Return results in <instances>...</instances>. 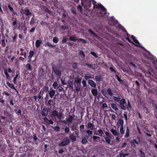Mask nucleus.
<instances>
[{
	"label": "nucleus",
	"instance_id": "f257e3e1",
	"mask_svg": "<svg viewBox=\"0 0 157 157\" xmlns=\"http://www.w3.org/2000/svg\"><path fill=\"white\" fill-rule=\"evenodd\" d=\"M81 5L85 8H88L90 7L91 5V2L94 5V8H96L97 9H100L102 11V12H101L100 14H103L102 16L105 15L107 13H106V10L104 7L101 4H96V2L93 0H81Z\"/></svg>",
	"mask_w": 157,
	"mask_h": 157
},
{
	"label": "nucleus",
	"instance_id": "f03ea898",
	"mask_svg": "<svg viewBox=\"0 0 157 157\" xmlns=\"http://www.w3.org/2000/svg\"><path fill=\"white\" fill-rule=\"evenodd\" d=\"M53 69L55 74L57 75L60 76L61 74L60 67L57 66H53Z\"/></svg>",
	"mask_w": 157,
	"mask_h": 157
},
{
	"label": "nucleus",
	"instance_id": "7ed1b4c3",
	"mask_svg": "<svg viewBox=\"0 0 157 157\" xmlns=\"http://www.w3.org/2000/svg\"><path fill=\"white\" fill-rule=\"evenodd\" d=\"M126 104V101L124 99H122L120 101V105L121 109L125 110L126 109L125 106Z\"/></svg>",
	"mask_w": 157,
	"mask_h": 157
},
{
	"label": "nucleus",
	"instance_id": "20e7f679",
	"mask_svg": "<svg viewBox=\"0 0 157 157\" xmlns=\"http://www.w3.org/2000/svg\"><path fill=\"white\" fill-rule=\"evenodd\" d=\"M80 82L81 80L78 79V80H75V82L76 83L77 86L76 87V92L78 93L80 90Z\"/></svg>",
	"mask_w": 157,
	"mask_h": 157
},
{
	"label": "nucleus",
	"instance_id": "39448f33",
	"mask_svg": "<svg viewBox=\"0 0 157 157\" xmlns=\"http://www.w3.org/2000/svg\"><path fill=\"white\" fill-rule=\"evenodd\" d=\"M70 143V140L67 138L65 140L62 141L59 144V146L61 147H63L67 145L68 144Z\"/></svg>",
	"mask_w": 157,
	"mask_h": 157
},
{
	"label": "nucleus",
	"instance_id": "423d86ee",
	"mask_svg": "<svg viewBox=\"0 0 157 157\" xmlns=\"http://www.w3.org/2000/svg\"><path fill=\"white\" fill-rule=\"evenodd\" d=\"M109 23L111 26H114L117 23V21H116L113 17H112L108 19Z\"/></svg>",
	"mask_w": 157,
	"mask_h": 157
},
{
	"label": "nucleus",
	"instance_id": "0eeeda50",
	"mask_svg": "<svg viewBox=\"0 0 157 157\" xmlns=\"http://www.w3.org/2000/svg\"><path fill=\"white\" fill-rule=\"evenodd\" d=\"M88 83L91 86L95 88L96 86L95 82L92 80L89 79L88 81Z\"/></svg>",
	"mask_w": 157,
	"mask_h": 157
},
{
	"label": "nucleus",
	"instance_id": "6e6552de",
	"mask_svg": "<svg viewBox=\"0 0 157 157\" xmlns=\"http://www.w3.org/2000/svg\"><path fill=\"white\" fill-rule=\"evenodd\" d=\"M50 97L51 98H52L53 96L55 94V90L52 89H50L48 93Z\"/></svg>",
	"mask_w": 157,
	"mask_h": 157
},
{
	"label": "nucleus",
	"instance_id": "1a4fd4ad",
	"mask_svg": "<svg viewBox=\"0 0 157 157\" xmlns=\"http://www.w3.org/2000/svg\"><path fill=\"white\" fill-rule=\"evenodd\" d=\"M41 114L44 116H47L48 114V111L47 109L44 108L43 109Z\"/></svg>",
	"mask_w": 157,
	"mask_h": 157
},
{
	"label": "nucleus",
	"instance_id": "9d476101",
	"mask_svg": "<svg viewBox=\"0 0 157 157\" xmlns=\"http://www.w3.org/2000/svg\"><path fill=\"white\" fill-rule=\"evenodd\" d=\"M43 119L44 121L48 124H53V122L52 121L48 119L47 117H45Z\"/></svg>",
	"mask_w": 157,
	"mask_h": 157
},
{
	"label": "nucleus",
	"instance_id": "9b49d317",
	"mask_svg": "<svg viewBox=\"0 0 157 157\" xmlns=\"http://www.w3.org/2000/svg\"><path fill=\"white\" fill-rule=\"evenodd\" d=\"M91 92L92 94L94 96H97L98 94V91L97 89H92L91 90Z\"/></svg>",
	"mask_w": 157,
	"mask_h": 157
},
{
	"label": "nucleus",
	"instance_id": "f8f14e48",
	"mask_svg": "<svg viewBox=\"0 0 157 157\" xmlns=\"http://www.w3.org/2000/svg\"><path fill=\"white\" fill-rule=\"evenodd\" d=\"M6 84L9 87L14 89L16 91L18 92V91L15 88L14 85L13 83H10L9 82H6Z\"/></svg>",
	"mask_w": 157,
	"mask_h": 157
},
{
	"label": "nucleus",
	"instance_id": "ddd939ff",
	"mask_svg": "<svg viewBox=\"0 0 157 157\" xmlns=\"http://www.w3.org/2000/svg\"><path fill=\"white\" fill-rule=\"evenodd\" d=\"M131 37L134 42L136 44V45L137 46H139L140 44V43L136 39V37L133 35L131 36Z\"/></svg>",
	"mask_w": 157,
	"mask_h": 157
},
{
	"label": "nucleus",
	"instance_id": "4468645a",
	"mask_svg": "<svg viewBox=\"0 0 157 157\" xmlns=\"http://www.w3.org/2000/svg\"><path fill=\"white\" fill-rule=\"evenodd\" d=\"M98 134L96 133L95 134L100 136H102L104 134V132L101 129H99L98 131Z\"/></svg>",
	"mask_w": 157,
	"mask_h": 157
},
{
	"label": "nucleus",
	"instance_id": "2eb2a0df",
	"mask_svg": "<svg viewBox=\"0 0 157 157\" xmlns=\"http://www.w3.org/2000/svg\"><path fill=\"white\" fill-rule=\"evenodd\" d=\"M88 127L91 130H93L94 128V125L91 123L89 122L87 124Z\"/></svg>",
	"mask_w": 157,
	"mask_h": 157
},
{
	"label": "nucleus",
	"instance_id": "dca6fc26",
	"mask_svg": "<svg viewBox=\"0 0 157 157\" xmlns=\"http://www.w3.org/2000/svg\"><path fill=\"white\" fill-rule=\"evenodd\" d=\"M111 132L115 136H118V132L112 128L110 130Z\"/></svg>",
	"mask_w": 157,
	"mask_h": 157
},
{
	"label": "nucleus",
	"instance_id": "f3484780",
	"mask_svg": "<svg viewBox=\"0 0 157 157\" xmlns=\"http://www.w3.org/2000/svg\"><path fill=\"white\" fill-rule=\"evenodd\" d=\"M36 19L34 17H32L31 19V21L30 22V24L31 25H34V23H36Z\"/></svg>",
	"mask_w": 157,
	"mask_h": 157
},
{
	"label": "nucleus",
	"instance_id": "a211bd4d",
	"mask_svg": "<svg viewBox=\"0 0 157 157\" xmlns=\"http://www.w3.org/2000/svg\"><path fill=\"white\" fill-rule=\"evenodd\" d=\"M69 39L71 41H75L76 40H77L78 37L75 36H70Z\"/></svg>",
	"mask_w": 157,
	"mask_h": 157
},
{
	"label": "nucleus",
	"instance_id": "6ab92c4d",
	"mask_svg": "<svg viewBox=\"0 0 157 157\" xmlns=\"http://www.w3.org/2000/svg\"><path fill=\"white\" fill-rule=\"evenodd\" d=\"M74 120V118L71 115L69 116L68 117L67 120V121L69 123H71Z\"/></svg>",
	"mask_w": 157,
	"mask_h": 157
},
{
	"label": "nucleus",
	"instance_id": "aec40b11",
	"mask_svg": "<svg viewBox=\"0 0 157 157\" xmlns=\"http://www.w3.org/2000/svg\"><path fill=\"white\" fill-rule=\"evenodd\" d=\"M111 107L115 111H117L118 110V108L117 105L114 103H112L111 104Z\"/></svg>",
	"mask_w": 157,
	"mask_h": 157
},
{
	"label": "nucleus",
	"instance_id": "412c9836",
	"mask_svg": "<svg viewBox=\"0 0 157 157\" xmlns=\"http://www.w3.org/2000/svg\"><path fill=\"white\" fill-rule=\"evenodd\" d=\"M42 41L39 40H37L36 42V46L37 48L39 47L41 44Z\"/></svg>",
	"mask_w": 157,
	"mask_h": 157
},
{
	"label": "nucleus",
	"instance_id": "4be33fe9",
	"mask_svg": "<svg viewBox=\"0 0 157 157\" xmlns=\"http://www.w3.org/2000/svg\"><path fill=\"white\" fill-rule=\"evenodd\" d=\"M124 126H121L119 129V132L121 135L124 134Z\"/></svg>",
	"mask_w": 157,
	"mask_h": 157
},
{
	"label": "nucleus",
	"instance_id": "5701e85b",
	"mask_svg": "<svg viewBox=\"0 0 157 157\" xmlns=\"http://www.w3.org/2000/svg\"><path fill=\"white\" fill-rule=\"evenodd\" d=\"M24 49L21 48L20 49V52L21 53H20L21 55L23 56L25 58L26 57V53L25 52H23Z\"/></svg>",
	"mask_w": 157,
	"mask_h": 157
},
{
	"label": "nucleus",
	"instance_id": "b1692460",
	"mask_svg": "<svg viewBox=\"0 0 157 157\" xmlns=\"http://www.w3.org/2000/svg\"><path fill=\"white\" fill-rule=\"evenodd\" d=\"M102 77L100 75H96L95 77V79L98 81H101L102 79Z\"/></svg>",
	"mask_w": 157,
	"mask_h": 157
},
{
	"label": "nucleus",
	"instance_id": "393cba45",
	"mask_svg": "<svg viewBox=\"0 0 157 157\" xmlns=\"http://www.w3.org/2000/svg\"><path fill=\"white\" fill-rule=\"evenodd\" d=\"M129 136V129L128 128H126L125 134L124 136L125 138H127Z\"/></svg>",
	"mask_w": 157,
	"mask_h": 157
},
{
	"label": "nucleus",
	"instance_id": "a878e982",
	"mask_svg": "<svg viewBox=\"0 0 157 157\" xmlns=\"http://www.w3.org/2000/svg\"><path fill=\"white\" fill-rule=\"evenodd\" d=\"M24 13L26 16H28L32 14L30 12L29 10L25 9V10Z\"/></svg>",
	"mask_w": 157,
	"mask_h": 157
},
{
	"label": "nucleus",
	"instance_id": "bb28decb",
	"mask_svg": "<svg viewBox=\"0 0 157 157\" xmlns=\"http://www.w3.org/2000/svg\"><path fill=\"white\" fill-rule=\"evenodd\" d=\"M110 137H105V138L106 142L109 144H111V140L109 138Z\"/></svg>",
	"mask_w": 157,
	"mask_h": 157
},
{
	"label": "nucleus",
	"instance_id": "cd10ccee",
	"mask_svg": "<svg viewBox=\"0 0 157 157\" xmlns=\"http://www.w3.org/2000/svg\"><path fill=\"white\" fill-rule=\"evenodd\" d=\"M101 93L102 95L105 96L106 97H107L108 96V93L107 92V91H106L104 90H101Z\"/></svg>",
	"mask_w": 157,
	"mask_h": 157
},
{
	"label": "nucleus",
	"instance_id": "c85d7f7f",
	"mask_svg": "<svg viewBox=\"0 0 157 157\" xmlns=\"http://www.w3.org/2000/svg\"><path fill=\"white\" fill-rule=\"evenodd\" d=\"M54 88L55 89H57L58 88V84L56 81L54 82L52 85Z\"/></svg>",
	"mask_w": 157,
	"mask_h": 157
},
{
	"label": "nucleus",
	"instance_id": "c756f323",
	"mask_svg": "<svg viewBox=\"0 0 157 157\" xmlns=\"http://www.w3.org/2000/svg\"><path fill=\"white\" fill-rule=\"evenodd\" d=\"M77 40L78 42H81L83 44H86V40L82 38L78 39V38Z\"/></svg>",
	"mask_w": 157,
	"mask_h": 157
},
{
	"label": "nucleus",
	"instance_id": "7c9ffc66",
	"mask_svg": "<svg viewBox=\"0 0 157 157\" xmlns=\"http://www.w3.org/2000/svg\"><path fill=\"white\" fill-rule=\"evenodd\" d=\"M58 114V112L56 110H54L52 112L51 114L53 117H55L57 116Z\"/></svg>",
	"mask_w": 157,
	"mask_h": 157
},
{
	"label": "nucleus",
	"instance_id": "2f4dec72",
	"mask_svg": "<svg viewBox=\"0 0 157 157\" xmlns=\"http://www.w3.org/2000/svg\"><path fill=\"white\" fill-rule=\"evenodd\" d=\"M107 92L108 93V95H109L111 96L113 95V94L112 93V91L110 88L108 89L107 90Z\"/></svg>",
	"mask_w": 157,
	"mask_h": 157
},
{
	"label": "nucleus",
	"instance_id": "473e14b6",
	"mask_svg": "<svg viewBox=\"0 0 157 157\" xmlns=\"http://www.w3.org/2000/svg\"><path fill=\"white\" fill-rule=\"evenodd\" d=\"M70 139L73 141H76V139L75 136L74 135H71L70 136Z\"/></svg>",
	"mask_w": 157,
	"mask_h": 157
},
{
	"label": "nucleus",
	"instance_id": "72a5a7b5",
	"mask_svg": "<svg viewBox=\"0 0 157 157\" xmlns=\"http://www.w3.org/2000/svg\"><path fill=\"white\" fill-rule=\"evenodd\" d=\"M113 97L114 100L117 102H120V98L119 97H117L115 96H113Z\"/></svg>",
	"mask_w": 157,
	"mask_h": 157
},
{
	"label": "nucleus",
	"instance_id": "f704fd0d",
	"mask_svg": "<svg viewBox=\"0 0 157 157\" xmlns=\"http://www.w3.org/2000/svg\"><path fill=\"white\" fill-rule=\"evenodd\" d=\"M59 38L56 37H53V41L54 43H57L59 41Z\"/></svg>",
	"mask_w": 157,
	"mask_h": 157
},
{
	"label": "nucleus",
	"instance_id": "c9c22d12",
	"mask_svg": "<svg viewBox=\"0 0 157 157\" xmlns=\"http://www.w3.org/2000/svg\"><path fill=\"white\" fill-rule=\"evenodd\" d=\"M79 55L82 58H84L85 56V55L84 52L82 51H80L79 52Z\"/></svg>",
	"mask_w": 157,
	"mask_h": 157
},
{
	"label": "nucleus",
	"instance_id": "e433bc0d",
	"mask_svg": "<svg viewBox=\"0 0 157 157\" xmlns=\"http://www.w3.org/2000/svg\"><path fill=\"white\" fill-rule=\"evenodd\" d=\"M119 123L121 126H123L124 121L122 119H119L118 121Z\"/></svg>",
	"mask_w": 157,
	"mask_h": 157
},
{
	"label": "nucleus",
	"instance_id": "4c0bfd02",
	"mask_svg": "<svg viewBox=\"0 0 157 157\" xmlns=\"http://www.w3.org/2000/svg\"><path fill=\"white\" fill-rule=\"evenodd\" d=\"M54 130L55 131H59V130L60 128L58 126H56L52 127Z\"/></svg>",
	"mask_w": 157,
	"mask_h": 157
},
{
	"label": "nucleus",
	"instance_id": "58836bf2",
	"mask_svg": "<svg viewBox=\"0 0 157 157\" xmlns=\"http://www.w3.org/2000/svg\"><path fill=\"white\" fill-rule=\"evenodd\" d=\"M26 68L29 70L31 71L32 70V68L31 67V65L29 63H27L26 64Z\"/></svg>",
	"mask_w": 157,
	"mask_h": 157
},
{
	"label": "nucleus",
	"instance_id": "ea45409f",
	"mask_svg": "<svg viewBox=\"0 0 157 157\" xmlns=\"http://www.w3.org/2000/svg\"><path fill=\"white\" fill-rule=\"evenodd\" d=\"M62 115V113L61 112L58 113V114L56 116L58 119H60L61 118V117Z\"/></svg>",
	"mask_w": 157,
	"mask_h": 157
},
{
	"label": "nucleus",
	"instance_id": "a19ab883",
	"mask_svg": "<svg viewBox=\"0 0 157 157\" xmlns=\"http://www.w3.org/2000/svg\"><path fill=\"white\" fill-rule=\"evenodd\" d=\"M34 53L33 51H30L29 52V58H31L32 56H33L34 55Z\"/></svg>",
	"mask_w": 157,
	"mask_h": 157
},
{
	"label": "nucleus",
	"instance_id": "79ce46f5",
	"mask_svg": "<svg viewBox=\"0 0 157 157\" xmlns=\"http://www.w3.org/2000/svg\"><path fill=\"white\" fill-rule=\"evenodd\" d=\"M89 32L92 34H93L94 36H96V38H97L98 37V36L97 35L94 33L90 29H89L88 30Z\"/></svg>",
	"mask_w": 157,
	"mask_h": 157
},
{
	"label": "nucleus",
	"instance_id": "37998d69",
	"mask_svg": "<svg viewBox=\"0 0 157 157\" xmlns=\"http://www.w3.org/2000/svg\"><path fill=\"white\" fill-rule=\"evenodd\" d=\"M85 66H87L89 67L92 68V69H95V68L93 67V66L92 64L86 63L85 64Z\"/></svg>",
	"mask_w": 157,
	"mask_h": 157
},
{
	"label": "nucleus",
	"instance_id": "c03bdc74",
	"mask_svg": "<svg viewBox=\"0 0 157 157\" xmlns=\"http://www.w3.org/2000/svg\"><path fill=\"white\" fill-rule=\"evenodd\" d=\"M43 90L46 92H48L49 90V88L47 86H45L43 87Z\"/></svg>",
	"mask_w": 157,
	"mask_h": 157
},
{
	"label": "nucleus",
	"instance_id": "a18cd8bd",
	"mask_svg": "<svg viewBox=\"0 0 157 157\" xmlns=\"http://www.w3.org/2000/svg\"><path fill=\"white\" fill-rule=\"evenodd\" d=\"M140 156L141 157H145L144 152L141 150H140Z\"/></svg>",
	"mask_w": 157,
	"mask_h": 157
},
{
	"label": "nucleus",
	"instance_id": "49530a36",
	"mask_svg": "<svg viewBox=\"0 0 157 157\" xmlns=\"http://www.w3.org/2000/svg\"><path fill=\"white\" fill-rule=\"evenodd\" d=\"M72 66L75 69H76L77 67V63H73L72 64Z\"/></svg>",
	"mask_w": 157,
	"mask_h": 157
},
{
	"label": "nucleus",
	"instance_id": "de8ad7c7",
	"mask_svg": "<svg viewBox=\"0 0 157 157\" xmlns=\"http://www.w3.org/2000/svg\"><path fill=\"white\" fill-rule=\"evenodd\" d=\"M87 142V140H86V138H83L82 139V143L83 144H85Z\"/></svg>",
	"mask_w": 157,
	"mask_h": 157
},
{
	"label": "nucleus",
	"instance_id": "09e8293b",
	"mask_svg": "<svg viewBox=\"0 0 157 157\" xmlns=\"http://www.w3.org/2000/svg\"><path fill=\"white\" fill-rule=\"evenodd\" d=\"M71 128L72 131H74L76 129V126L75 124H73L71 126Z\"/></svg>",
	"mask_w": 157,
	"mask_h": 157
},
{
	"label": "nucleus",
	"instance_id": "8fccbe9b",
	"mask_svg": "<svg viewBox=\"0 0 157 157\" xmlns=\"http://www.w3.org/2000/svg\"><path fill=\"white\" fill-rule=\"evenodd\" d=\"M86 132L89 135H90L92 134L93 132V131L89 130H87L86 131Z\"/></svg>",
	"mask_w": 157,
	"mask_h": 157
},
{
	"label": "nucleus",
	"instance_id": "3c124183",
	"mask_svg": "<svg viewBox=\"0 0 157 157\" xmlns=\"http://www.w3.org/2000/svg\"><path fill=\"white\" fill-rule=\"evenodd\" d=\"M18 76V74H17L13 79V81L14 83L15 84H16L17 78Z\"/></svg>",
	"mask_w": 157,
	"mask_h": 157
},
{
	"label": "nucleus",
	"instance_id": "603ef678",
	"mask_svg": "<svg viewBox=\"0 0 157 157\" xmlns=\"http://www.w3.org/2000/svg\"><path fill=\"white\" fill-rule=\"evenodd\" d=\"M53 103V101L52 100L50 99L49 100L48 102V105H52Z\"/></svg>",
	"mask_w": 157,
	"mask_h": 157
},
{
	"label": "nucleus",
	"instance_id": "864d4df0",
	"mask_svg": "<svg viewBox=\"0 0 157 157\" xmlns=\"http://www.w3.org/2000/svg\"><path fill=\"white\" fill-rule=\"evenodd\" d=\"M130 145L132 147H135L136 145L134 143L133 141H132L130 142Z\"/></svg>",
	"mask_w": 157,
	"mask_h": 157
},
{
	"label": "nucleus",
	"instance_id": "5fc2aeb1",
	"mask_svg": "<svg viewBox=\"0 0 157 157\" xmlns=\"http://www.w3.org/2000/svg\"><path fill=\"white\" fill-rule=\"evenodd\" d=\"M3 13V11L1 8V4L0 2V16Z\"/></svg>",
	"mask_w": 157,
	"mask_h": 157
},
{
	"label": "nucleus",
	"instance_id": "6e6d98bb",
	"mask_svg": "<svg viewBox=\"0 0 157 157\" xmlns=\"http://www.w3.org/2000/svg\"><path fill=\"white\" fill-rule=\"evenodd\" d=\"M90 53L93 56H94L96 57H98V55L95 52H90Z\"/></svg>",
	"mask_w": 157,
	"mask_h": 157
},
{
	"label": "nucleus",
	"instance_id": "4d7b16f0",
	"mask_svg": "<svg viewBox=\"0 0 157 157\" xmlns=\"http://www.w3.org/2000/svg\"><path fill=\"white\" fill-rule=\"evenodd\" d=\"M93 138L94 141H95L96 139H100V137L96 136H93Z\"/></svg>",
	"mask_w": 157,
	"mask_h": 157
},
{
	"label": "nucleus",
	"instance_id": "13d9d810",
	"mask_svg": "<svg viewBox=\"0 0 157 157\" xmlns=\"http://www.w3.org/2000/svg\"><path fill=\"white\" fill-rule=\"evenodd\" d=\"M127 144L126 143V142L123 143L122 144L121 146V147L122 148H124L126 146Z\"/></svg>",
	"mask_w": 157,
	"mask_h": 157
},
{
	"label": "nucleus",
	"instance_id": "bf43d9fd",
	"mask_svg": "<svg viewBox=\"0 0 157 157\" xmlns=\"http://www.w3.org/2000/svg\"><path fill=\"white\" fill-rule=\"evenodd\" d=\"M70 131V129L68 127H66L65 128V132L66 133H67Z\"/></svg>",
	"mask_w": 157,
	"mask_h": 157
},
{
	"label": "nucleus",
	"instance_id": "052dcab7",
	"mask_svg": "<svg viewBox=\"0 0 157 157\" xmlns=\"http://www.w3.org/2000/svg\"><path fill=\"white\" fill-rule=\"evenodd\" d=\"M155 115L157 118V106H156L155 109Z\"/></svg>",
	"mask_w": 157,
	"mask_h": 157
},
{
	"label": "nucleus",
	"instance_id": "680f3d73",
	"mask_svg": "<svg viewBox=\"0 0 157 157\" xmlns=\"http://www.w3.org/2000/svg\"><path fill=\"white\" fill-rule=\"evenodd\" d=\"M47 46L51 48H54L55 47L54 45H53L51 44L48 43L47 44Z\"/></svg>",
	"mask_w": 157,
	"mask_h": 157
},
{
	"label": "nucleus",
	"instance_id": "e2e57ef3",
	"mask_svg": "<svg viewBox=\"0 0 157 157\" xmlns=\"http://www.w3.org/2000/svg\"><path fill=\"white\" fill-rule=\"evenodd\" d=\"M105 133L106 135L107 136V137H110V136H111V134L109 132H105Z\"/></svg>",
	"mask_w": 157,
	"mask_h": 157
},
{
	"label": "nucleus",
	"instance_id": "0e129e2a",
	"mask_svg": "<svg viewBox=\"0 0 157 157\" xmlns=\"http://www.w3.org/2000/svg\"><path fill=\"white\" fill-rule=\"evenodd\" d=\"M58 88L59 92L62 91L63 90V88L62 87L59 86Z\"/></svg>",
	"mask_w": 157,
	"mask_h": 157
},
{
	"label": "nucleus",
	"instance_id": "69168bd1",
	"mask_svg": "<svg viewBox=\"0 0 157 157\" xmlns=\"http://www.w3.org/2000/svg\"><path fill=\"white\" fill-rule=\"evenodd\" d=\"M128 154H124L122 153H121L120 154V157H125L126 155H128Z\"/></svg>",
	"mask_w": 157,
	"mask_h": 157
},
{
	"label": "nucleus",
	"instance_id": "338daca9",
	"mask_svg": "<svg viewBox=\"0 0 157 157\" xmlns=\"http://www.w3.org/2000/svg\"><path fill=\"white\" fill-rule=\"evenodd\" d=\"M84 128V125L82 124L80 126V130L82 131V130H83Z\"/></svg>",
	"mask_w": 157,
	"mask_h": 157
},
{
	"label": "nucleus",
	"instance_id": "774afa93",
	"mask_svg": "<svg viewBox=\"0 0 157 157\" xmlns=\"http://www.w3.org/2000/svg\"><path fill=\"white\" fill-rule=\"evenodd\" d=\"M8 7L9 10L11 11H14L13 9V8L10 5H9L8 6Z\"/></svg>",
	"mask_w": 157,
	"mask_h": 157
}]
</instances>
